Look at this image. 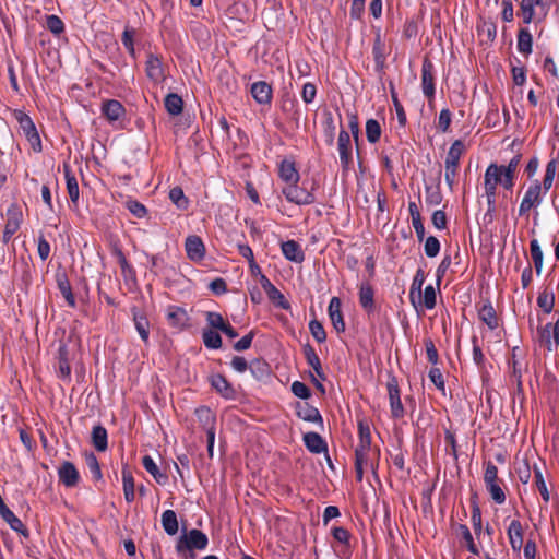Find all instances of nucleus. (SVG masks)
<instances>
[{
  "label": "nucleus",
  "instance_id": "f8f14e48",
  "mask_svg": "<svg viewBox=\"0 0 559 559\" xmlns=\"http://www.w3.org/2000/svg\"><path fill=\"white\" fill-rule=\"evenodd\" d=\"M260 284L271 301L283 309L288 308V302L286 301L284 295L271 283V281L265 275H261Z\"/></svg>",
  "mask_w": 559,
  "mask_h": 559
},
{
  "label": "nucleus",
  "instance_id": "37998d69",
  "mask_svg": "<svg viewBox=\"0 0 559 559\" xmlns=\"http://www.w3.org/2000/svg\"><path fill=\"white\" fill-rule=\"evenodd\" d=\"M169 199L179 210H186L188 207L189 201L186 198L182 189L179 187H174L170 189Z\"/></svg>",
  "mask_w": 559,
  "mask_h": 559
},
{
  "label": "nucleus",
  "instance_id": "2f4dec72",
  "mask_svg": "<svg viewBox=\"0 0 559 559\" xmlns=\"http://www.w3.org/2000/svg\"><path fill=\"white\" fill-rule=\"evenodd\" d=\"M92 442L97 451L103 452L107 449V431L103 426L98 425L93 428Z\"/></svg>",
  "mask_w": 559,
  "mask_h": 559
},
{
  "label": "nucleus",
  "instance_id": "bb28decb",
  "mask_svg": "<svg viewBox=\"0 0 559 559\" xmlns=\"http://www.w3.org/2000/svg\"><path fill=\"white\" fill-rule=\"evenodd\" d=\"M211 385L226 399H230L234 396V389L222 374L212 376Z\"/></svg>",
  "mask_w": 559,
  "mask_h": 559
},
{
  "label": "nucleus",
  "instance_id": "4c0bfd02",
  "mask_svg": "<svg viewBox=\"0 0 559 559\" xmlns=\"http://www.w3.org/2000/svg\"><path fill=\"white\" fill-rule=\"evenodd\" d=\"M479 318L484 321L489 329L493 330L498 325L497 316L493 307L488 304L484 305L479 310Z\"/></svg>",
  "mask_w": 559,
  "mask_h": 559
},
{
  "label": "nucleus",
  "instance_id": "79ce46f5",
  "mask_svg": "<svg viewBox=\"0 0 559 559\" xmlns=\"http://www.w3.org/2000/svg\"><path fill=\"white\" fill-rule=\"evenodd\" d=\"M58 372L59 377L62 379H69L71 374V368L68 362L67 349L64 346H61L59 349Z\"/></svg>",
  "mask_w": 559,
  "mask_h": 559
},
{
  "label": "nucleus",
  "instance_id": "f03ea898",
  "mask_svg": "<svg viewBox=\"0 0 559 559\" xmlns=\"http://www.w3.org/2000/svg\"><path fill=\"white\" fill-rule=\"evenodd\" d=\"M464 151L465 145L463 141L455 140L447 154L444 160V179L450 190H453L455 185L460 159Z\"/></svg>",
  "mask_w": 559,
  "mask_h": 559
},
{
  "label": "nucleus",
  "instance_id": "393cba45",
  "mask_svg": "<svg viewBox=\"0 0 559 559\" xmlns=\"http://www.w3.org/2000/svg\"><path fill=\"white\" fill-rule=\"evenodd\" d=\"M304 354L307 359V362L309 364V366L312 367L314 374L321 380H324L325 376L322 370L321 361L314 348L311 345L307 344L304 347Z\"/></svg>",
  "mask_w": 559,
  "mask_h": 559
},
{
  "label": "nucleus",
  "instance_id": "bf43d9fd",
  "mask_svg": "<svg viewBox=\"0 0 559 559\" xmlns=\"http://www.w3.org/2000/svg\"><path fill=\"white\" fill-rule=\"evenodd\" d=\"M317 95L316 85L308 82L305 83L301 91V98L306 104H310L314 100Z\"/></svg>",
  "mask_w": 559,
  "mask_h": 559
},
{
  "label": "nucleus",
  "instance_id": "c03bdc74",
  "mask_svg": "<svg viewBox=\"0 0 559 559\" xmlns=\"http://www.w3.org/2000/svg\"><path fill=\"white\" fill-rule=\"evenodd\" d=\"M366 135L370 143H376L381 136L380 123L374 119H369L366 122Z\"/></svg>",
  "mask_w": 559,
  "mask_h": 559
},
{
  "label": "nucleus",
  "instance_id": "864d4df0",
  "mask_svg": "<svg viewBox=\"0 0 559 559\" xmlns=\"http://www.w3.org/2000/svg\"><path fill=\"white\" fill-rule=\"evenodd\" d=\"M58 286H59V289L62 293L63 297L66 298L68 305L70 307H74L75 306V299H74V296H73V294L71 292V286H70L69 282L66 278L59 280L58 281Z\"/></svg>",
  "mask_w": 559,
  "mask_h": 559
},
{
  "label": "nucleus",
  "instance_id": "0eeeda50",
  "mask_svg": "<svg viewBox=\"0 0 559 559\" xmlns=\"http://www.w3.org/2000/svg\"><path fill=\"white\" fill-rule=\"evenodd\" d=\"M283 194L287 201L298 204L308 205L314 202V195L306 188L297 186V183L287 185L283 188Z\"/></svg>",
  "mask_w": 559,
  "mask_h": 559
},
{
  "label": "nucleus",
  "instance_id": "ddd939ff",
  "mask_svg": "<svg viewBox=\"0 0 559 559\" xmlns=\"http://www.w3.org/2000/svg\"><path fill=\"white\" fill-rule=\"evenodd\" d=\"M22 221V214L13 207L8 210V219L3 230V242H9L12 236L19 230Z\"/></svg>",
  "mask_w": 559,
  "mask_h": 559
},
{
  "label": "nucleus",
  "instance_id": "0e129e2a",
  "mask_svg": "<svg viewBox=\"0 0 559 559\" xmlns=\"http://www.w3.org/2000/svg\"><path fill=\"white\" fill-rule=\"evenodd\" d=\"M500 480L498 478V468L491 462H487L485 465L484 483L488 484L491 481Z\"/></svg>",
  "mask_w": 559,
  "mask_h": 559
},
{
  "label": "nucleus",
  "instance_id": "4d7b16f0",
  "mask_svg": "<svg viewBox=\"0 0 559 559\" xmlns=\"http://www.w3.org/2000/svg\"><path fill=\"white\" fill-rule=\"evenodd\" d=\"M238 252L248 260L250 267L254 266L260 272V266L254 261L253 251L248 245H238Z\"/></svg>",
  "mask_w": 559,
  "mask_h": 559
},
{
  "label": "nucleus",
  "instance_id": "20e7f679",
  "mask_svg": "<svg viewBox=\"0 0 559 559\" xmlns=\"http://www.w3.org/2000/svg\"><path fill=\"white\" fill-rule=\"evenodd\" d=\"M207 543V536L203 532L192 528L179 538L176 548L179 552L193 549L202 550L206 548Z\"/></svg>",
  "mask_w": 559,
  "mask_h": 559
},
{
  "label": "nucleus",
  "instance_id": "7c9ffc66",
  "mask_svg": "<svg viewBox=\"0 0 559 559\" xmlns=\"http://www.w3.org/2000/svg\"><path fill=\"white\" fill-rule=\"evenodd\" d=\"M162 526L168 535H175L178 532V520L175 511L166 510L162 514Z\"/></svg>",
  "mask_w": 559,
  "mask_h": 559
},
{
  "label": "nucleus",
  "instance_id": "a211bd4d",
  "mask_svg": "<svg viewBox=\"0 0 559 559\" xmlns=\"http://www.w3.org/2000/svg\"><path fill=\"white\" fill-rule=\"evenodd\" d=\"M252 97L262 105L271 103L272 87L264 81L255 82L251 86Z\"/></svg>",
  "mask_w": 559,
  "mask_h": 559
},
{
  "label": "nucleus",
  "instance_id": "8fccbe9b",
  "mask_svg": "<svg viewBox=\"0 0 559 559\" xmlns=\"http://www.w3.org/2000/svg\"><path fill=\"white\" fill-rule=\"evenodd\" d=\"M309 330L317 342L323 343L326 340L324 328L318 320L310 321Z\"/></svg>",
  "mask_w": 559,
  "mask_h": 559
},
{
  "label": "nucleus",
  "instance_id": "a878e982",
  "mask_svg": "<svg viewBox=\"0 0 559 559\" xmlns=\"http://www.w3.org/2000/svg\"><path fill=\"white\" fill-rule=\"evenodd\" d=\"M199 416H205L206 420H211V425L206 428V437H207V452L209 455L213 456L214 442H215V428H214V416L211 414L209 408H201L198 411Z\"/></svg>",
  "mask_w": 559,
  "mask_h": 559
},
{
  "label": "nucleus",
  "instance_id": "09e8293b",
  "mask_svg": "<svg viewBox=\"0 0 559 559\" xmlns=\"http://www.w3.org/2000/svg\"><path fill=\"white\" fill-rule=\"evenodd\" d=\"M143 467L157 480L160 481V478H166L154 462V460L150 455H145L142 459Z\"/></svg>",
  "mask_w": 559,
  "mask_h": 559
},
{
  "label": "nucleus",
  "instance_id": "3c124183",
  "mask_svg": "<svg viewBox=\"0 0 559 559\" xmlns=\"http://www.w3.org/2000/svg\"><path fill=\"white\" fill-rule=\"evenodd\" d=\"M46 26L51 33L56 35L61 34L64 29L63 22L57 15H48L46 19Z\"/></svg>",
  "mask_w": 559,
  "mask_h": 559
},
{
  "label": "nucleus",
  "instance_id": "6ab92c4d",
  "mask_svg": "<svg viewBox=\"0 0 559 559\" xmlns=\"http://www.w3.org/2000/svg\"><path fill=\"white\" fill-rule=\"evenodd\" d=\"M282 253L284 257L295 263H301L305 259L304 251L295 240H287L282 243Z\"/></svg>",
  "mask_w": 559,
  "mask_h": 559
},
{
  "label": "nucleus",
  "instance_id": "f257e3e1",
  "mask_svg": "<svg viewBox=\"0 0 559 559\" xmlns=\"http://www.w3.org/2000/svg\"><path fill=\"white\" fill-rule=\"evenodd\" d=\"M359 444L356 448L355 455V468L358 480L362 479L364 469L372 466V456L374 453L372 452L371 445V436L370 429L368 426L364 427L359 426Z\"/></svg>",
  "mask_w": 559,
  "mask_h": 559
},
{
  "label": "nucleus",
  "instance_id": "ea45409f",
  "mask_svg": "<svg viewBox=\"0 0 559 559\" xmlns=\"http://www.w3.org/2000/svg\"><path fill=\"white\" fill-rule=\"evenodd\" d=\"M501 480H497L485 484L491 499L498 504H502L506 501V493L501 487Z\"/></svg>",
  "mask_w": 559,
  "mask_h": 559
},
{
  "label": "nucleus",
  "instance_id": "dca6fc26",
  "mask_svg": "<svg viewBox=\"0 0 559 559\" xmlns=\"http://www.w3.org/2000/svg\"><path fill=\"white\" fill-rule=\"evenodd\" d=\"M146 75L155 83H159L165 79V71L160 59L155 55H150L146 60Z\"/></svg>",
  "mask_w": 559,
  "mask_h": 559
},
{
  "label": "nucleus",
  "instance_id": "603ef678",
  "mask_svg": "<svg viewBox=\"0 0 559 559\" xmlns=\"http://www.w3.org/2000/svg\"><path fill=\"white\" fill-rule=\"evenodd\" d=\"M439 251H440L439 240L433 236H429L425 241L426 255L429 258H433V257L438 255Z\"/></svg>",
  "mask_w": 559,
  "mask_h": 559
},
{
  "label": "nucleus",
  "instance_id": "4468645a",
  "mask_svg": "<svg viewBox=\"0 0 559 559\" xmlns=\"http://www.w3.org/2000/svg\"><path fill=\"white\" fill-rule=\"evenodd\" d=\"M296 413L297 416L305 421L316 423L321 427L323 426V419L319 411L316 407L309 405L307 402L297 403Z\"/></svg>",
  "mask_w": 559,
  "mask_h": 559
},
{
  "label": "nucleus",
  "instance_id": "6e6d98bb",
  "mask_svg": "<svg viewBox=\"0 0 559 559\" xmlns=\"http://www.w3.org/2000/svg\"><path fill=\"white\" fill-rule=\"evenodd\" d=\"M424 282H425L424 272H423V270H418L416 272V275L414 276V280H413V283H412V286H411V292H409L411 299H412L413 304L415 302L414 301V294H415V292H417L418 296L420 297L421 286H423Z\"/></svg>",
  "mask_w": 559,
  "mask_h": 559
},
{
  "label": "nucleus",
  "instance_id": "69168bd1",
  "mask_svg": "<svg viewBox=\"0 0 559 559\" xmlns=\"http://www.w3.org/2000/svg\"><path fill=\"white\" fill-rule=\"evenodd\" d=\"M86 464L88 466V469L90 472L92 473L93 477L95 479H100L102 478V472H100V467H99V464L97 462V459L96 456L91 453L87 457H86Z\"/></svg>",
  "mask_w": 559,
  "mask_h": 559
},
{
  "label": "nucleus",
  "instance_id": "c85d7f7f",
  "mask_svg": "<svg viewBox=\"0 0 559 559\" xmlns=\"http://www.w3.org/2000/svg\"><path fill=\"white\" fill-rule=\"evenodd\" d=\"M408 211L412 217V225L416 231L417 238L421 241L425 236V227L421 222L420 213L415 202H409Z\"/></svg>",
  "mask_w": 559,
  "mask_h": 559
},
{
  "label": "nucleus",
  "instance_id": "2eb2a0df",
  "mask_svg": "<svg viewBox=\"0 0 559 559\" xmlns=\"http://www.w3.org/2000/svg\"><path fill=\"white\" fill-rule=\"evenodd\" d=\"M341 307H342V302H341V299L337 298V297H333L330 300V304H329V307H328V312H329L330 320H331L334 329L337 332H344L345 331V322L343 320V314H342Z\"/></svg>",
  "mask_w": 559,
  "mask_h": 559
},
{
  "label": "nucleus",
  "instance_id": "4be33fe9",
  "mask_svg": "<svg viewBox=\"0 0 559 559\" xmlns=\"http://www.w3.org/2000/svg\"><path fill=\"white\" fill-rule=\"evenodd\" d=\"M304 442L306 448L312 453H322L326 451V443L323 438L317 432H307L304 435Z\"/></svg>",
  "mask_w": 559,
  "mask_h": 559
},
{
  "label": "nucleus",
  "instance_id": "b1692460",
  "mask_svg": "<svg viewBox=\"0 0 559 559\" xmlns=\"http://www.w3.org/2000/svg\"><path fill=\"white\" fill-rule=\"evenodd\" d=\"M63 170H64V177H66V181H67V190H68L70 200L73 204L76 205L78 201H79V197H80L78 180H76L75 176L72 174L69 165H64Z\"/></svg>",
  "mask_w": 559,
  "mask_h": 559
},
{
  "label": "nucleus",
  "instance_id": "412c9836",
  "mask_svg": "<svg viewBox=\"0 0 559 559\" xmlns=\"http://www.w3.org/2000/svg\"><path fill=\"white\" fill-rule=\"evenodd\" d=\"M280 177L282 180H284L287 185L292 183H298L299 181V173L296 169V166L294 162L290 160H283L280 164Z\"/></svg>",
  "mask_w": 559,
  "mask_h": 559
},
{
  "label": "nucleus",
  "instance_id": "c756f323",
  "mask_svg": "<svg viewBox=\"0 0 559 559\" xmlns=\"http://www.w3.org/2000/svg\"><path fill=\"white\" fill-rule=\"evenodd\" d=\"M359 302L367 312L373 310V289L369 284H361L359 289Z\"/></svg>",
  "mask_w": 559,
  "mask_h": 559
},
{
  "label": "nucleus",
  "instance_id": "e433bc0d",
  "mask_svg": "<svg viewBox=\"0 0 559 559\" xmlns=\"http://www.w3.org/2000/svg\"><path fill=\"white\" fill-rule=\"evenodd\" d=\"M3 520L10 525V527L13 531L21 533L25 538L28 537V531L26 530L22 521L17 516H15V514L11 510H7L4 512Z\"/></svg>",
  "mask_w": 559,
  "mask_h": 559
},
{
  "label": "nucleus",
  "instance_id": "58836bf2",
  "mask_svg": "<svg viewBox=\"0 0 559 559\" xmlns=\"http://www.w3.org/2000/svg\"><path fill=\"white\" fill-rule=\"evenodd\" d=\"M532 35L528 29H520L518 34V50L522 53L528 55L532 52Z\"/></svg>",
  "mask_w": 559,
  "mask_h": 559
},
{
  "label": "nucleus",
  "instance_id": "338daca9",
  "mask_svg": "<svg viewBox=\"0 0 559 559\" xmlns=\"http://www.w3.org/2000/svg\"><path fill=\"white\" fill-rule=\"evenodd\" d=\"M206 321H207L209 325H211L213 329H217V330H222L223 326L227 323L224 321L223 317L217 312H207Z\"/></svg>",
  "mask_w": 559,
  "mask_h": 559
},
{
  "label": "nucleus",
  "instance_id": "de8ad7c7",
  "mask_svg": "<svg viewBox=\"0 0 559 559\" xmlns=\"http://www.w3.org/2000/svg\"><path fill=\"white\" fill-rule=\"evenodd\" d=\"M537 305L546 312L550 313L555 306V296L554 294H548L546 292L539 293L537 297Z\"/></svg>",
  "mask_w": 559,
  "mask_h": 559
},
{
  "label": "nucleus",
  "instance_id": "1a4fd4ad",
  "mask_svg": "<svg viewBox=\"0 0 559 559\" xmlns=\"http://www.w3.org/2000/svg\"><path fill=\"white\" fill-rule=\"evenodd\" d=\"M102 114L110 122H117L126 115V109L122 104L116 99H109L103 103Z\"/></svg>",
  "mask_w": 559,
  "mask_h": 559
},
{
  "label": "nucleus",
  "instance_id": "72a5a7b5",
  "mask_svg": "<svg viewBox=\"0 0 559 559\" xmlns=\"http://www.w3.org/2000/svg\"><path fill=\"white\" fill-rule=\"evenodd\" d=\"M167 320L174 326H181L187 320V312L180 308L171 306L167 309Z\"/></svg>",
  "mask_w": 559,
  "mask_h": 559
},
{
  "label": "nucleus",
  "instance_id": "aec40b11",
  "mask_svg": "<svg viewBox=\"0 0 559 559\" xmlns=\"http://www.w3.org/2000/svg\"><path fill=\"white\" fill-rule=\"evenodd\" d=\"M508 537L513 551L519 552L523 546V528L518 520L511 521Z\"/></svg>",
  "mask_w": 559,
  "mask_h": 559
},
{
  "label": "nucleus",
  "instance_id": "f3484780",
  "mask_svg": "<svg viewBox=\"0 0 559 559\" xmlns=\"http://www.w3.org/2000/svg\"><path fill=\"white\" fill-rule=\"evenodd\" d=\"M432 63L425 60L421 68V87L423 93L428 98H432L435 95V83L432 74Z\"/></svg>",
  "mask_w": 559,
  "mask_h": 559
},
{
  "label": "nucleus",
  "instance_id": "e2e57ef3",
  "mask_svg": "<svg viewBox=\"0 0 559 559\" xmlns=\"http://www.w3.org/2000/svg\"><path fill=\"white\" fill-rule=\"evenodd\" d=\"M133 36H134V31L126 28L122 34V38H121L123 46L126 47V49L132 57L135 56V50H134V45H133Z\"/></svg>",
  "mask_w": 559,
  "mask_h": 559
},
{
  "label": "nucleus",
  "instance_id": "9b49d317",
  "mask_svg": "<svg viewBox=\"0 0 559 559\" xmlns=\"http://www.w3.org/2000/svg\"><path fill=\"white\" fill-rule=\"evenodd\" d=\"M186 252L190 260L200 261L204 258L205 247L199 236L192 235L186 239Z\"/></svg>",
  "mask_w": 559,
  "mask_h": 559
},
{
  "label": "nucleus",
  "instance_id": "5701e85b",
  "mask_svg": "<svg viewBox=\"0 0 559 559\" xmlns=\"http://www.w3.org/2000/svg\"><path fill=\"white\" fill-rule=\"evenodd\" d=\"M133 322H134L135 330L139 333L141 340L144 343H147L148 337H150V322H148V319L146 318V316L143 312L134 309L133 310Z\"/></svg>",
  "mask_w": 559,
  "mask_h": 559
},
{
  "label": "nucleus",
  "instance_id": "052dcab7",
  "mask_svg": "<svg viewBox=\"0 0 559 559\" xmlns=\"http://www.w3.org/2000/svg\"><path fill=\"white\" fill-rule=\"evenodd\" d=\"M461 531H462V536H463V539L464 542L466 543V547L467 549L474 554V555H478L479 554V550L477 548V546L475 545L474 540H473V536L468 530V527L466 525H461Z\"/></svg>",
  "mask_w": 559,
  "mask_h": 559
},
{
  "label": "nucleus",
  "instance_id": "7ed1b4c3",
  "mask_svg": "<svg viewBox=\"0 0 559 559\" xmlns=\"http://www.w3.org/2000/svg\"><path fill=\"white\" fill-rule=\"evenodd\" d=\"M546 193L542 190V185L539 180L535 179L531 182L528 188L526 189L524 197L520 203L519 214L525 215L532 209H537L545 198Z\"/></svg>",
  "mask_w": 559,
  "mask_h": 559
},
{
  "label": "nucleus",
  "instance_id": "9d476101",
  "mask_svg": "<svg viewBox=\"0 0 559 559\" xmlns=\"http://www.w3.org/2000/svg\"><path fill=\"white\" fill-rule=\"evenodd\" d=\"M60 481L66 487H74L78 485L80 475L75 466L71 462H63L58 468Z\"/></svg>",
  "mask_w": 559,
  "mask_h": 559
},
{
  "label": "nucleus",
  "instance_id": "5fc2aeb1",
  "mask_svg": "<svg viewBox=\"0 0 559 559\" xmlns=\"http://www.w3.org/2000/svg\"><path fill=\"white\" fill-rule=\"evenodd\" d=\"M535 485L538 488L543 499L545 502L549 501V491L547 489L546 483L544 480L542 472L535 467Z\"/></svg>",
  "mask_w": 559,
  "mask_h": 559
},
{
  "label": "nucleus",
  "instance_id": "473e14b6",
  "mask_svg": "<svg viewBox=\"0 0 559 559\" xmlns=\"http://www.w3.org/2000/svg\"><path fill=\"white\" fill-rule=\"evenodd\" d=\"M558 163L556 159H551L546 165V171L543 179L542 190L547 192L551 189L554 180L557 174Z\"/></svg>",
  "mask_w": 559,
  "mask_h": 559
},
{
  "label": "nucleus",
  "instance_id": "6e6552de",
  "mask_svg": "<svg viewBox=\"0 0 559 559\" xmlns=\"http://www.w3.org/2000/svg\"><path fill=\"white\" fill-rule=\"evenodd\" d=\"M386 386L390 400L391 414L394 418H401L404 415V408L401 402L400 390L396 380H390Z\"/></svg>",
  "mask_w": 559,
  "mask_h": 559
},
{
  "label": "nucleus",
  "instance_id": "f704fd0d",
  "mask_svg": "<svg viewBox=\"0 0 559 559\" xmlns=\"http://www.w3.org/2000/svg\"><path fill=\"white\" fill-rule=\"evenodd\" d=\"M122 484H123V493L124 498L128 502H132L134 500V479L132 473L124 468L122 471Z\"/></svg>",
  "mask_w": 559,
  "mask_h": 559
},
{
  "label": "nucleus",
  "instance_id": "cd10ccee",
  "mask_svg": "<svg viewBox=\"0 0 559 559\" xmlns=\"http://www.w3.org/2000/svg\"><path fill=\"white\" fill-rule=\"evenodd\" d=\"M552 328L551 323H547L537 329V340L548 352L554 349Z\"/></svg>",
  "mask_w": 559,
  "mask_h": 559
},
{
  "label": "nucleus",
  "instance_id": "49530a36",
  "mask_svg": "<svg viewBox=\"0 0 559 559\" xmlns=\"http://www.w3.org/2000/svg\"><path fill=\"white\" fill-rule=\"evenodd\" d=\"M531 255L534 261V265L537 274H540L543 269V251L540 246L536 239L531 241Z\"/></svg>",
  "mask_w": 559,
  "mask_h": 559
},
{
  "label": "nucleus",
  "instance_id": "680f3d73",
  "mask_svg": "<svg viewBox=\"0 0 559 559\" xmlns=\"http://www.w3.org/2000/svg\"><path fill=\"white\" fill-rule=\"evenodd\" d=\"M340 160L344 168H348L352 162V145H337Z\"/></svg>",
  "mask_w": 559,
  "mask_h": 559
},
{
  "label": "nucleus",
  "instance_id": "a18cd8bd",
  "mask_svg": "<svg viewBox=\"0 0 559 559\" xmlns=\"http://www.w3.org/2000/svg\"><path fill=\"white\" fill-rule=\"evenodd\" d=\"M202 337L207 348L217 349L222 346V338L217 332L205 330L203 331Z\"/></svg>",
  "mask_w": 559,
  "mask_h": 559
},
{
  "label": "nucleus",
  "instance_id": "c9c22d12",
  "mask_svg": "<svg viewBox=\"0 0 559 559\" xmlns=\"http://www.w3.org/2000/svg\"><path fill=\"white\" fill-rule=\"evenodd\" d=\"M182 98L177 94H168L165 98V108L168 114L178 116L182 111Z\"/></svg>",
  "mask_w": 559,
  "mask_h": 559
},
{
  "label": "nucleus",
  "instance_id": "423d86ee",
  "mask_svg": "<svg viewBox=\"0 0 559 559\" xmlns=\"http://www.w3.org/2000/svg\"><path fill=\"white\" fill-rule=\"evenodd\" d=\"M15 117L19 121L20 128L29 142L32 148L35 152L41 151V141L39 134L35 128L33 120L24 112L17 111Z\"/></svg>",
  "mask_w": 559,
  "mask_h": 559
},
{
  "label": "nucleus",
  "instance_id": "a19ab883",
  "mask_svg": "<svg viewBox=\"0 0 559 559\" xmlns=\"http://www.w3.org/2000/svg\"><path fill=\"white\" fill-rule=\"evenodd\" d=\"M540 4V1L538 0H522L521 1V14H522V17H523V22L525 24H528L533 21L534 19V15H535V5H539Z\"/></svg>",
  "mask_w": 559,
  "mask_h": 559
},
{
  "label": "nucleus",
  "instance_id": "774afa93",
  "mask_svg": "<svg viewBox=\"0 0 559 559\" xmlns=\"http://www.w3.org/2000/svg\"><path fill=\"white\" fill-rule=\"evenodd\" d=\"M451 124V112L449 109H442L438 118V128L442 132H447Z\"/></svg>",
  "mask_w": 559,
  "mask_h": 559
},
{
  "label": "nucleus",
  "instance_id": "13d9d810",
  "mask_svg": "<svg viewBox=\"0 0 559 559\" xmlns=\"http://www.w3.org/2000/svg\"><path fill=\"white\" fill-rule=\"evenodd\" d=\"M292 392L297 397H300L302 400H307L311 395L309 388L300 381H295L292 383Z\"/></svg>",
  "mask_w": 559,
  "mask_h": 559
},
{
  "label": "nucleus",
  "instance_id": "39448f33",
  "mask_svg": "<svg viewBox=\"0 0 559 559\" xmlns=\"http://www.w3.org/2000/svg\"><path fill=\"white\" fill-rule=\"evenodd\" d=\"M501 181V166L490 164L485 171L484 186L485 194L489 206H492L496 201L497 186Z\"/></svg>",
  "mask_w": 559,
  "mask_h": 559
}]
</instances>
